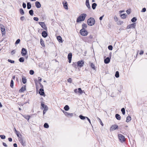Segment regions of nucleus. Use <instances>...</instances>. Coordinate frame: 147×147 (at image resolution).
<instances>
[{"instance_id": "obj_1", "label": "nucleus", "mask_w": 147, "mask_h": 147, "mask_svg": "<svg viewBox=\"0 0 147 147\" xmlns=\"http://www.w3.org/2000/svg\"><path fill=\"white\" fill-rule=\"evenodd\" d=\"M86 16L87 15L85 13H83L81 14L77 18L76 20V22L77 23H79L80 22L84 21Z\"/></svg>"}, {"instance_id": "obj_2", "label": "nucleus", "mask_w": 147, "mask_h": 147, "mask_svg": "<svg viewBox=\"0 0 147 147\" xmlns=\"http://www.w3.org/2000/svg\"><path fill=\"white\" fill-rule=\"evenodd\" d=\"M95 22V20L94 18H93L91 17L88 19L87 23L89 26H92L94 24Z\"/></svg>"}, {"instance_id": "obj_3", "label": "nucleus", "mask_w": 147, "mask_h": 147, "mask_svg": "<svg viewBox=\"0 0 147 147\" xmlns=\"http://www.w3.org/2000/svg\"><path fill=\"white\" fill-rule=\"evenodd\" d=\"M88 32L85 30V29H82L80 31V34L84 36H87L88 34Z\"/></svg>"}, {"instance_id": "obj_4", "label": "nucleus", "mask_w": 147, "mask_h": 147, "mask_svg": "<svg viewBox=\"0 0 147 147\" xmlns=\"http://www.w3.org/2000/svg\"><path fill=\"white\" fill-rule=\"evenodd\" d=\"M118 136L119 139L121 142H124L125 141V137L124 136L121 134H118Z\"/></svg>"}, {"instance_id": "obj_5", "label": "nucleus", "mask_w": 147, "mask_h": 147, "mask_svg": "<svg viewBox=\"0 0 147 147\" xmlns=\"http://www.w3.org/2000/svg\"><path fill=\"white\" fill-rule=\"evenodd\" d=\"M38 24L41 26L42 28L46 30H47V28L46 25L45 24L44 22H39Z\"/></svg>"}, {"instance_id": "obj_6", "label": "nucleus", "mask_w": 147, "mask_h": 147, "mask_svg": "<svg viewBox=\"0 0 147 147\" xmlns=\"http://www.w3.org/2000/svg\"><path fill=\"white\" fill-rule=\"evenodd\" d=\"M77 64V66L80 67H82L84 64V62L83 60H81L78 61Z\"/></svg>"}, {"instance_id": "obj_7", "label": "nucleus", "mask_w": 147, "mask_h": 147, "mask_svg": "<svg viewBox=\"0 0 147 147\" xmlns=\"http://www.w3.org/2000/svg\"><path fill=\"white\" fill-rule=\"evenodd\" d=\"M27 50L24 48H22L21 50V53L22 56H25L27 54Z\"/></svg>"}, {"instance_id": "obj_8", "label": "nucleus", "mask_w": 147, "mask_h": 147, "mask_svg": "<svg viewBox=\"0 0 147 147\" xmlns=\"http://www.w3.org/2000/svg\"><path fill=\"white\" fill-rule=\"evenodd\" d=\"M118 126L117 125H112L110 127V130L111 131H113L116 129H118Z\"/></svg>"}, {"instance_id": "obj_9", "label": "nucleus", "mask_w": 147, "mask_h": 147, "mask_svg": "<svg viewBox=\"0 0 147 147\" xmlns=\"http://www.w3.org/2000/svg\"><path fill=\"white\" fill-rule=\"evenodd\" d=\"M39 94L41 96H45V94L44 92L43 88H40L39 91Z\"/></svg>"}, {"instance_id": "obj_10", "label": "nucleus", "mask_w": 147, "mask_h": 147, "mask_svg": "<svg viewBox=\"0 0 147 147\" xmlns=\"http://www.w3.org/2000/svg\"><path fill=\"white\" fill-rule=\"evenodd\" d=\"M72 57V53H69L68 54V56H67V58L69 60L68 62L69 63H70L71 62Z\"/></svg>"}, {"instance_id": "obj_11", "label": "nucleus", "mask_w": 147, "mask_h": 147, "mask_svg": "<svg viewBox=\"0 0 147 147\" xmlns=\"http://www.w3.org/2000/svg\"><path fill=\"white\" fill-rule=\"evenodd\" d=\"M111 59V56L110 57H107L104 60V63L106 64H107L109 63L110 61V59Z\"/></svg>"}, {"instance_id": "obj_12", "label": "nucleus", "mask_w": 147, "mask_h": 147, "mask_svg": "<svg viewBox=\"0 0 147 147\" xmlns=\"http://www.w3.org/2000/svg\"><path fill=\"white\" fill-rule=\"evenodd\" d=\"M2 27H1V30L2 36H3V35H5V30L4 26L3 25H2Z\"/></svg>"}, {"instance_id": "obj_13", "label": "nucleus", "mask_w": 147, "mask_h": 147, "mask_svg": "<svg viewBox=\"0 0 147 147\" xmlns=\"http://www.w3.org/2000/svg\"><path fill=\"white\" fill-rule=\"evenodd\" d=\"M41 106L42 107V109H44V110H45V108H46V110H48V107L47 106L45 105L44 104V103L42 102H41Z\"/></svg>"}, {"instance_id": "obj_14", "label": "nucleus", "mask_w": 147, "mask_h": 147, "mask_svg": "<svg viewBox=\"0 0 147 147\" xmlns=\"http://www.w3.org/2000/svg\"><path fill=\"white\" fill-rule=\"evenodd\" d=\"M22 81L23 83L24 84H25L27 82V79L26 77L24 76H22Z\"/></svg>"}, {"instance_id": "obj_15", "label": "nucleus", "mask_w": 147, "mask_h": 147, "mask_svg": "<svg viewBox=\"0 0 147 147\" xmlns=\"http://www.w3.org/2000/svg\"><path fill=\"white\" fill-rule=\"evenodd\" d=\"M26 85H24L19 90V92H23L24 91L26 90Z\"/></svg>"}, {"instance_id": "obj_16", "label": "nucleus", "mask_w": 147, "mask_h": 147, "mask_svg": "<svg viewBox=\"0 0 147 147\" xmlns=\"http://www.w3.org/2000/svg\"><path fill=\"white\" fill-rule=\"evenodd\" d=\"M42 36L44 38L48 36V34L47 32L45 31H43L42 32Z\"/></svg>"}, {"instance_id": "obj_17", "label": "nucleus", "mask_w": 147, "mask_h": 147, "mask_svg": "<svg viewBox=\"0 0 147 147\" xmlns=\"http://www.w3.org/2000/svg\"><path fill=\"white\" fill-rule=\"evenodd\" d=\"M35 5L36 7L38 8H39L41 7V4L39 1H36L35 3Z\"/></svg>"}, {"instance_id": "obj_18", "label": "nucleus", "mask_w": 147, "mask_h": 147, "mask_svg": "<svg viewBox=\"0 0 147 147\" xmlns=\"http://www.w3.org/2000/svg\"><path fill=\"white\" fill-rule=\"evenodd\" d=\"M57 38L59 42L62 43L63 42L62 38L60 36H58L57 37Z\"/></svg>"}, {"instance_id": "obj_19", "label": "nucleus", "mask_w": 147, "mask_h": 147, "mask_svg": "<svg viewBox=\"0 0 147 147\" xmlns=\"http://www.w3.org/2000/svg\"><path fill=\"white\" fill-rule=\"evenodd\" d=\"M65 115L67 117H72L73 116V114L67 112H65Z\"/></svg>"}, {"instance_id": "obj_20", "label": "nucleus", "mask_w": 147, "mask_h": 147, "mask_svg": "<svg viewBox=\"0 0 147 147\" xmlns=\"http://www.w3.org/2000/svg\"><path fill=\"white\" fill-rule=\"evenodd\" d=\"M89 64H90L91 67L94 70H95L96 68L94 65L90 62H89Z\"/></svg>"}, {"instance_id": "obj_21", "label": "nucleus", "mask_w": 147, "mask_h": 147, "mask_svg": "<svg viewBox=\"0 0 147 147\" xmlns=\"http://www.w3.org/2000/svg\"><path fill=\"white\" fill-rule=\"evenodd\" d=\"M19 141L22 146H24L26 145L25 142L23 141V140L22 138H21Z\"/></svg>"}, {"instance_id": "obj_22", "label": "nucleus", "mask_w": 147, "mask_h": 147, "mask_svg": "<svg viewBox=\"0 0 147 147\" xmlns=\"http://www.w3.org/2000/svg\"><path fill=\"white\" fill-rule=\"evenodd\" d=\"M86 5L88 9H91V8L90 6L89 1H86Z\"/></svg>"}, {"instance_id": "obj_23", "label": "nucleus", "mask_w": 147, "mask_h": 147, "mask_svg": "<svg viewBox=\"0 0 147 147\" xmlns=\"http://www.w3.org/2000/svg\"><path fill=\"white\" fill-rule=\"evenodd\" d=\"M115 117L116 119L119 120L121 119V116L118 114H116L115 115Z\"/></svg>"}, {"instance_id": "obj_24", "label": "nucleus", "mask_w": 147, "mask_h": 147, "mask_svg": "<svg viewBox=\"0 0 147 147\" xmlns=\"http://www.w3.org/2000/svg\"><path fill=\"white\" fill-rule=\"evenodd\" d=\"M63 6L64 8L66 9H68V7L67 6V2L63 3Z\"/></svg>"}, {"instance_id": "obj_25", "label": "nucleus", "mask_w": 147, "mask_h": 147, "mask_svg": "<svg viewBox=\"0 0 147 147\" xmlns=\"http://www.w3.org/2000/svg\"><path fill=\"white\" fill-rule=\"evenodd\" d=\"M31 7V4L30 2H28L27 3V8L28 9H30Z\"/></svg>"}, {"instance_id": "obj_26", "label": "nucleus", "mask_w": 147, "mask_h": 147, "mask_svg": "<svg viewBox=\"0 0 147 147\" xmlns=\"http://www.w3.org/2000/svg\"><path fill=\"white\" fill-rule=\"evenodd\" d=\"M40 43L42 46L43 47H45V44L44 43V41L42 38H41L40 39Z\"/></svg>"}, {"instance_id": "obj_27", "label": "nucleus", "mask_w": 147, "mask_h": 147, "mask_svg": "<svg viewBox=\"0 0 147 147\" xmlns=\"http://www.w3.org/2000/svg\"><path fill=\"white\" fill-rule=\"evenodd\" d=\"M97 4L96 3H93L92 5V7L93 9H95L96 7L97 6Z\"/></svg>"}, {"instance_id": "obj_28", "label": "nucleus", "mask_w": 147, "mask_h": 147, "mask_svg": "<svg viewBox=\"0 0 147 147\" xmlns=\"http://www.w3.org/2000/svg\"><path fill=\"white\" fill-rule=\"evenodd\" d=\"M78 93H79L80 94H82V93L84 92L85 93V92H84V90H82L81 88H79L78 89Z\"/></svg>"}, {"instance_id": "obj_29", "label": "nucleus", "mask_w": 147, "mask_h": 147, "mask_svg": "<svg viewBox=\"0 0 147 147\" xmlns=\"http://www.w3.org/2000/svg\"><path fill=\"white\" fill-rule=\"evenodd\" d=\"M87 117L83 116L82 115H80L79 116V117L82 120H84Z\"/></svg>"}, {"instance_id": "obj_30", "label": "nucleus", "mask_w": 147, "mask_h": 147, "mask_svg": "<svg viewBox=\"0 0 147 147\" xmlns=\"http://www.w3.org/2000/svg\"><path fill=\"white\" fill-rule=\"evenodd\" d=\"M64 109L66 111H68L69 109V107L68 105H66L64 107Z\"/></svg>"}, {"instance_id": "obj_31", "label": "nucleus", "mask_w": 147, "mask_h": 147, "mask_svg": "<svg viewBox=\"0 0 147 147\" xmlns=\"http://www.w3.org/2000/svg\"><path fill=\"white\" fill-rule=\"evenodd\" d=\"M19 11L20 14L21 15H23L24 14V12L22 8H20V9Z\"/></svg>"}, {"instance_id": "obj_32", "label": "nucleus", "mask_w": 147, "mask_h": 147, "mask_svg": "<svg viewBox=\"0 0 147 147\" xmlns=\"http://www.w3.org/2000/svg\"><path fill=\"white\" fill-rule=\"evenodd\" d=\"M131 120V118L130 116H128L126 118V121L127 122H128L129 121Z\"/></svg>"}, {"instance_id": "obj_33", "label": "nucleus", "mask_w": 147, "mask_h": 147, "mask_svg": "<svg viewBox=\"0 0 147 147\" xmlns=\"http://www.w3.org/2000/svg\"><path fill=\"white\" fill-rule=\"evenodd\" d=\"M127 15H126L125 13H123V14H121L120 15V17L121 18L124 19L126 18V16Z\"/></svg>"}, {"instance_id": "obj_34", "label": "nucleus", "mask_w": 147, "mask_h": 147, "mask_svg": "<svg viewBox=\"0 0 147 147\" xmlns=\"http://www.w3.org/2000/svg\"><path fill=\"white\" fill-rule=\"evenodd\" d=\"M137 20V19L136 17H134L132 18L131 20L132 22L134 23V22H135Z\"/></svg>"}, {"instance_id": "obj_35", "label": "nucleus", "mask_w": 147, "mask_h": 147, "mask_svg": "<svg viewBox=\"0 0 147 147\" xmlns=\"http://www.w3.org/2000/svg\"><path fill=\"white\" fill-rule=\"evenodd\" d=\"M24 60V59L23 57H21L19 59V61L20 62H23Z\"/></svg>"}, {"instance_id": "obj_36", "label": "nucleus", "mask_w": 147, "mask_h": 147, "mask_svg": "<svg viewBox=\"0 0 147 147\" xmlns=\"http://www.w3.org/2000/svg\"><path fill=\"white\" fill-rule=\"evenodd\" d=\"M29 14L31 16H32L34 14V11L32 9H31L29 11Z\"/></svg>"}, {"instance_id": "obj_37", "label": "nucleus", "mask_w": 147, "mask_h": 147, "mask_svg": "<svg viewBox=\"0 0 147 147\" xmlns=\"http://www.w3.org/2000/svg\"><path fill=\"white\" fill-rule=\"evenodd\" d=\"M14 82L13 80H11V81L10 86L11 88H13V86Z\"/></svg>"}, {"instance_id": "obj_38", "label": "nucleus", "mask_w": 147, "mask_h": 147, "mask_svg": "<svg viewBox=\"0 0 147 147\" xmlns=\"http://www.w3.org/2000/svg\"><path fill=\"white\" fill-rule=\"evenodd\" d=\"M44 127L45 128H48L49 127V124H48V123H44Z\"/></svg>"}, {"instance_id": "obj_39", "label": "nucleus", "mask_w": 147, "mask_h": 147, "mask_svg": "<svg viewBox=\"0 0 147 147\" xmlns=\"http://www.w3.org/2000/svg\"><path fill=\"white\" fill-rule=\"evenodd\" d=\"M82 29H85V28H86L87 26L86 24L83 23L82 24Z\"/></svg>"}, {"instance_id": "obj_40", "label": "nucleus", "mask_w": 147, "mask_h": 147, "mask_svg": "<svg viewBox=\"0 0 147 147\" xmlns=\"http://www.w3.org/2000/svg\"><path fill=\"white\" fill-rule=\"evenodd\" d=\"M136 26L135 23H133L130 24V26H131V27L132 28H135Z\"/></svg>"}, {"instance_id": "obj_41", "label": "nucleus", "mask_w": 147, "mask_h": 147, "mask_svg": "<svg viewBox=\"0 0 147 147\" xmlns=\"http://www.w3.org/2000/svg\"><path fill=\"white\" fill-rule=\"evenodd\" d=\"M115 76L117 78H118L119 77V73L118 71H116L115 74Z\"/></svg>"}, {"instance_id": "obj_42", "label": "nucleus", "mask_w": 147, "mask_h": 147, "mask_svg": "<svg viewBox=\"0 0 147 147\" xmlns=\"http://www.w3.org/2000/svg\"><path fill=\"white\" fill-rule=\"evenodd\" d=\"M121 111L122 112V113L123 115H124L125 114V109L124 108H122L121 109Z\"/></svg>"}, {"instance_id": "obj_43", "label": "nucleus", "mask_w": 147, "mask_h": 147, "mask_svg": "<svg viewBox=\"0 0 147 147\" xmlns=\"http://www.w3.org/2000/svg\"><path fill=\"white\" fill-rule=\"evenodd\" d=\"M24 117L27 120H29L30 117L29 115H25Z\"/></svg>"}, {"instance_id": "obj_44", "label": "nucleus", "mask_w": 147, "mask_h": 147, "mask_svg": "<svg viewBox=\"0 0 147 147\" xmlns=\"http://www.w3.org/2000/svg\"><path fill=\"white\" fill-rule=\"evenodd\" d=\"M72 66L76 68H77L78 66H77V65H76V63L74 62L72 64Z\"/></svg>"}, {"instance_id": "obj_45", "label": "nucleus", "mask_w": 147, "mask_h": 147, "mask_svg": "<svg viewBox=\"0 0 147 147\" xmlns=\"http://www.w3.org/2000/svg\"><path fill=\"white\" fill-rule=\"evenodd\" d=\"M0 137L2 139H4L5 138V136L4 135H0Z\"/></svg>"}, {"instance_id": "obj_46", "label": "nucleus", "mask_w": 147, "mask_h": 147, "mask_svg": "<svg viewBox=\"0 0 147 147\" xmlns=\"http://www.w3.org/2000/svg\"><path fill=\"white\" fill-rule=\"evenodd\" d=\"M7 61L11 63H15V61L14 60H12L10 59H8Z\"/></svg>"}, {"instance_id": "obj_47", "label": "nucleus", "mask_w": 147, "mask_h": 147, "mask_svg": "<svg viewBox=\"0 0 147 147\" xmlns=\"http://www.w3.org/2000/svg\"><path fill=\"white\" fill-rule=\"evenodd\" d=\"M108 48L109 50L111 51L113 49V47L112 45H109L108 46Z\"/></svg>"}, {"instance_id": "obj_48", "label": "nucleus", "mask_w": 147, "mask_h": 147, "mask_svg": "<svg viewBox=\"0 0 147 147\" xmlns=\"http://www.w3.org/2000/svg\"><path fill=\"white\" fill-rule=\"evenodd\" d=\"M20 39H18L16 40V42H15V44L16 45H17V44H18L20 42Z\"/></svg>"}, {"instance_id": "obj_49", "label": "nucleus", "mask_w": 147, "mask_h": 147, "mask_svg": "<svg viewBox=\"0 0 147 147\" xmlns=\"http://www.w3.org/2000/svg\"><path fill=\"white\" fill-rule=\"evenodd\" d=\"M117 23L118 25H121L123 23V22L121 21H117Z\"/></svg>"}, {"instance_id": "obj_50", "label": "nucleus", "mask_w": 147, "mask_h": 147, "mask_svg": "<svg viewBox=\"0 0 147 147\" xmlns=\"http://www.w3.org/2000/svg\"><path fill=\"white\" fill-rule=\"evenodd\" d=\"M30 74L31 75H33L34 73V71L32 70H30L29 71Z\"/></svg>"}, {"instance_id": "obj_51", "label": "nucleus", "mask_w": 147, "mask_h": 147, "mask_svg": "<svg viewBox=\"0 0 147 147\" xmlns=\"http://www.w3.org/2000/svg\"><path fill=\"white\" fill-rule=\"evenodd\" d=\"M67 82H69L70 83H71L72 82V80L71 79V78H68L67 80Z\"/></svg>"}, {"instance_id": "obj_52", "label": "nucleus", "mask_w": 147, "mask_h": 147, "mask_svg": "<svg viewBox=\"0 0 147 147\" xmlns=\"http://www.w3.org/2000/svg\"><path fill=\"white\" fill-rule=\"evenodd\" d=\"M126 12L128 14H129L131 13V9H130L127 10Z\"/></svg>"}, {"instance_id": "obj_53", "label": "nucleus", "mask_w": 147, "mask_h": 147, "mask_svg": "<svg viewBox=\"0 0 147 147\" xmlns=\"http://www.w3.org/2000/svg\"><path fill=\"white\" fill-rule=\"evenodd\" d=\"M22 6L24 8H25L26 7V4L24 3L23 2L22 4Z\"/></svg>"}, {"instance_id": "obj_54", "label": "nucleus", "mask_w": 147, "mask_h": 147, "mask_svg": "<svg viewBox=\"0 0 147 147\" xmlns=\"http://www.w3.org/2000/svg\"><path fill=\"white\" fill-rule=\"evenodd\" d=\"M33 19L34 20L36 21H38L39 20L38 18L36 17H34L33 18Z\"/></svg>"}, {"instance_id": "obj_55", "label": "nucleus", "mask_w": 147, "mask_h": 147, "mask_svg": "<svg viewBox=\"0 0 147 147\" xmlns=\"http://www.w3.org/2000/svg\"><path fill=\"white\" fill-rule=\"evenodd\" d=\"M20 20L22 21H23L25 20V18L24 16H22L20 18Z\"/></svg>"}, {"instance_id": "obj_56", "label": "nucleus", "mask_w": 147, "mask_h": 147, "mask_svg": "<svg viewBox=\"0 0 147 147\" xmlns=\"http://www.w3.org/2000/svg\"><path fill=\"white\" fill-rule=\"evenodd\" d=\"M146 11V9L145 7H144L143 8L141 12H145Z\"/></svg>"}, {"instance_id": "obj_57", "label": "nucleus", "mask_w": 147, "mask_h": 147, "mask_svg": "<svg viewBox=\"0 0 147 147\" xmlns=\"http://www.w3.org/2000/svg\"><path fill=\"white\" fill-rule=\"evenodd\" d=\"M114 19L115 22H117L118 21L117 18L116 16L114 17Z\"/></svg>"}, {"instance_id": "obj_58", "label": "nucleus", "mask_w": 147, "mask_h": 147, "mask_svg": "<svg viewBox=\"0 0 147 147\" xmlns=\"http://www.w3.org/2000/svg\"><path fill=\"white\" fill-rule=\"evenodd\" d=\"M16 53V51L15 50H13L11 52V53L12 55H13L15 54Z\"/></svg>"}, {"instance_id": "obj_59", "label": "nucleus", "mask_w": 147, "mask_h": 147, "mask_svg": "<svg viewBox=\"0 0 147 147\" xmlns=\"http://www.w3.org/2000/svg\"><path fill=\"white\" fill-rule=\"evenodd\" d=\"M39 84L40 85V87H41L40 88H43V86L42 85L41 83L39 82Z\"/></svg>"}, {"instance_id": "obj_60", "label": "nucleus", "mask_w": 147, "mask_h": 147, "mask_svg": "<svg viewBox=\"0 0 147 147\" xmlns=\"http://www.w3.org/2000/svg\"><path fill=\"white\" fill-rule=\"evenodd\" d=\"M104 15H102V16L100 17L99 18V20H102V19H103V17H104Z\"/></svg>"}, {"instance_id": "obj_61", "label": "nucleus", "mask_w": 147, "mask_h": 147, "mask_svg": "<svg viewBox=\"0 0 147 147\" xmlns=\"http://www.w3.org/2000/svg\"><path fill=\"white\" fill-rule=\"evenodd\" d=\"M46 108H45V110H43V115H44V114H45L46 111L47 110H46Z\"/></svg>"}, {"instance_id": "obj_62", "label": "nucleus", "mask_w": 147, "mask_h": 147, "mask_svg": "<svg viewBox=\"0 0 147 147\" xmlns=\"http://www.w3.org/2000/svg\"><path fill=\"white\" fill-rule=\"evenodd\" d=\"M3 146L5 147H7V145L4 142H3Z\"/></svg>"}, {"instance_id": "obj_63", "label": "nucleus", "mask_w": 147, "mask_h": 147, "mask_svg": "<svg viewBox=\"0 0 147 147\" xmlns=\"http://www.w3.org/2000/svg\"><path fill=\"white\" fill-rule=\"evenodd\" d=\"M143 53H144V51L143 50H141L140 53V55H142V54H143Z\"/></svg>"}, {"instance_id": "obj_64", "label": "nucleus", "mask_w": 147, "mask_h": 147, "mask_svg": "<svg viewBox=\"0 0 147 147\" xmlns=\"http://www.w3.org/2000/svg\"><path fill=\"white\" fill-rule=\"evenodd\" d=\"M88 38L90 39H91L93 38V36L92 35H90L88 36Z\"/></svg>"}]
</instances>
